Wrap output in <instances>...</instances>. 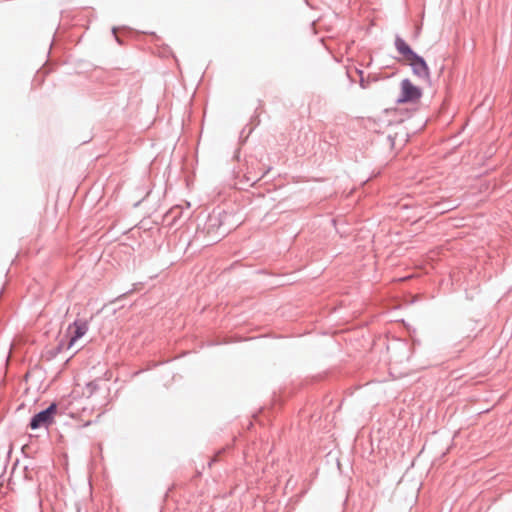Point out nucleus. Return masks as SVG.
Here are the masks:
<instances>
[{
	"label": "nucleus",
	"instance_id": "9",
	"mask_svg": "<svg viewBox=\"0 0 512 512\" xmlns=\"http://www.w3.org/2000/svg\"><path fill=\"white\" fill-rule=\"evenodd\" d=\"M358 73H359V75H360V81H359L360 86H361L362 88H364V89H365V88H367V85H366V83H365V80H364V78H363V76H362L363 71H362V70H358Z\"/></svg>",
	"mask_w": 512,
	"mask_h": 512
},
{
	"label": "nucleus",
	"instance_id": "7",
	"mask_svg": "<svg viewBox=\"0 0 512 512\" xmlns=\"http://www.w3.org/2000/svg\"><path fill=\"white\" fill-rule=\"evenodd\" d=\"M66 345H67V341H64L63 339H62V340H60V341L58 342V344H57L54 348H52V349H50V350H48V351H47V357H48V359H53V358H55V357H56L58 354H60L63 350L67 349V348H66Z\"/></svg>",
	"mask_w": 512,
	"mask_h": 512
},
{
	"label": "nucleus",
	"instance_id": "2",
	"mask_svg": "<svg viewBox=\"0 0 512 512\" xmlns=\"http://www.w3.org/2000/svg\"><path fill=\"white\" fill-rule=\"evenodd\" d=\"M57 409V404L55 402H52L48 407L37 412L31 417L28 427L31 430H37L40 428L48 429V427L52 425L54 422V417L57 413Z\"/></svg>",
	"mask_w": 512,
	"mask_h": 512
},
{
	"label": "nucleus",
	"instance_id": "4",
	"mask_svg": "<svg viewBox=\"0 0 512 512\" xmlns=\"http://www.w3.org/2000/svg\"><path fill=\"white\" fill-rule=\"evenodd\" d=\"M88 331V323L86 320L76 319L68 327V333H70L67 339V350L70 349L77 340L82 338Z\"/></svg>",
	"mask_w": 512,
	"mask_h": 512
},
{
	"label": "nucleus",
	"instance_id": "6",
	"mask_svg": "<svg viewBox=\"0 0 512 512\" xmlns=\"http://www.w3.org/2000/svg\"><path fill=\"white\" fill-rule=\"evenodd\" d=\"M458 204L453 200H445L443 202H438L435 204V209L439 213H444L456 208Z\"/></svg>",
	"mask_w": 512,
	"mask_h": 512
},
{
	"label": "nucleus",
	"instance_id": "5",
	"mask_svg": "<svg viewBox=\"0 0 512 512\" xmlns=\"http://www.w3.org/2000/svg\"><path fill=\"white\" fill-rule=\"evenodd\" d=\"M222 226V221L220 218V214H210L207 217V220L204 225V231L208 235H212L215 233L216 235L213 237V240H218L226 234V231L219 232Z\"/></svg>",
	"mask_w": 512,
	"mask_h": 512
},
{
	"label": "nucleus",
	"instance_id": "10",
	"mask_svg": "<svg viewBox=\"0 0 512 512\" xmlns=\"http://www.w3.org/2000/svg\"><path fill=\"white\" fill-rule=\"evenodd\" d=\"M116 31H117V28L113 27L112 28V33L115 36V39L117 40V42L121 44V41H120L119 37L116 35Z\"/></svg>",
	"mask_w": 512,
	"mask_h": 512
},
{
	"label": "nucleus",
	"instance_id": "3",
	"mask_svg": "<svg viewBox=\"0 0 512 512\" xmlns=\"http://www.w3.org/2000/svg\"><path fill=\"white\" fill-rule=\"evenodd\" d=\"M422 97V89L414 85L409 78L400 83V95L396 99L397 104L416 103Z\"/></svg>",
	"mask_w": 512,
	"mask_h": 512
},
{
	"label": "nucleus",
	"instance_id": "8",
	"mask_svg": "<svg viewBox=\"0 0 512 512\" xmlns=\"http://www.w3.org/2000/svg\"><path fill=\"white\" fill-rule=\"evenodd\" d=\"M99 389V385L97 381H91L86 384V390L89 396L93 395Z\"/></svg>",
	"mask_w": 512,
	"mask_h": 512
},
{
	"label": "nucleus",
	"instance_id": "1",
	"mask_svg": "<svg viewBox=\"0 0 512 512\" xmlns=\"http://www.w3.org/2000/svg\"><path fill=\"white\" fill-rule=\"evenodd\" d=\"M394 46L397 52L404 59L409 61V66L411 67L412 73L416 77L423 80L430 79V69L426 60L417 54L399 35H396L395 37Z\"/></svg>",
	"mask_w": 512,
	"mask_h": 512
}]
</instances>
